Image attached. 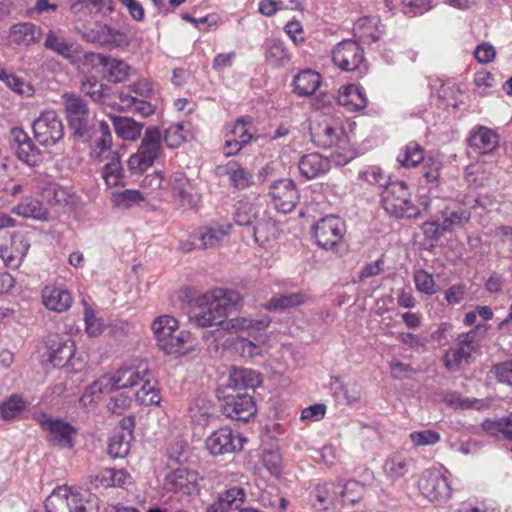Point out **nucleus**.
<instances>
[{
    "label": "nucleus",
    "instance_id": "nucleus-1",
    "mask_svg": "<svg viewBox=\"0 0 512 512\" xmlns=\"http://www.w3.org/2000/svg\"><path fill=\"white\" fill-rule=\"evenodd\" d=\"M240 294L231 289L217 288L199 295L194 299L196 307L201 311L194 315V321L199 327L222 325L229 311L240 301Z\"/></svg>",
    "mask_w": 512,
    "mask_h": 512
},
{
    "label": "nucleus",
    "instance_id": "nucleus-2",
    "mask_svg": "<svg viewBox=\"0 0 512 512\" xmlns=\"http://www.w3.org/2000/svg\"><path fill=\"white\" fill-rule=\"evenodd\" d=\"M269 325V320H254L245 317H238L228 320L225 324V330L228 332H247L253 340L238 337L234 342L235 350L242 356L253 358L261 355L263 347L267 341L266 335L262 334Z\"/></svg>",
    "mask_w": 512,
    "mask_h": 512
},
{
    "label": "nucleus",
    "instance_id": "nucleus-3",
    "mask_svg": "<svg viewBox=\"0 0 512 512\" xmlns=\"http://www.w3.org/2000/svg\"><path fill=\"white\" fill-rule=\"evenodd\" d=\"M487 325L478 324L468 332L460 333L455 339V345L445 351L442 360L449 372H457L473 360V354L480 348Z\"/></svg>",
    "mask_w": 512,
    "mask_h": 512
},
{
    "label": "nucleus",
    "instance_id": "nucleus-4",
    "mask_svg": "<svg viewBox=\"0 0 512 512\" xmlns=\"http://www.w3.org/2000/svg\"><path fill=\"white\" fill-rule=\"evenodd\" d=\"M157 346L168 355L186 354V344L191 334L185 330H179L178 321L170 315L157 317L151 325Z\"/></svg>",
    "mask_w": 512,
    "mask_h": 512
},
{
    "label": "nucleus",
    "instance_id": "nucleus-5",
    "mask_svg": "<svg viewBox=\"0 0 512 512\" xmlns=\"http://www.w3.org/2000/svg\"><path fill=\"white\" fill-rule=\"evenodd\" d=\"M163 155L162 133L156 126L147 127L135 153L130 155L127 166L132 174H141Z\"/></svg>",
    "mask_w": 512,
    "mask_h": 512
},
{
    "label": "nucleus",
    "instance_id": "nucleus-6",
    "mask_svg": "<svg viewBox=\"0 0 512 512\" xmlns=\"http://www.w3.org/2000/svg\"><path fill=\"white\" fill-rule=\"evenodd\" d=\"M382 207L391 216L401 218H416L419 208L413 203L409 187L404 181L389 183L382 194Z\"/></svg>",
    "mask_w": 512,
    "mask_h": 512
},
{
    "label": "nucleus",
    "instance_id": "nucleus-7",
    "mask_svg": "<svg viewBox=\"0 0 512 512\" xmlns=\"http://www.w3.org/2000/svg\"><path fill=\"white\" fill-rule=\"evenodd\" d=\"M148 375L147 366L121 367L112 373H107L94 381L90 386V394L108 393L114 390L132 388L141 383Z\"/></svg>",
    "mask_w": 512,
    "mask_h": 512
},
{
    "label": "nucleus",
    "instance_id": "nucleus-8",
    "mask_svg": "<svg viewBox=\"0 0 512 512\" xmlns=\"http://www.w3.org/2000/svg\"><path fill=\"white\" fill-rule=\"evenodd\" d=\"M87 493L61 485L56 487L45 501L46 512H86Z\"/></svg>",
    "mask_w": 512,
    "mask_h": 512
},
{
    "label": "nucleus",
    "instance_id": "nucleus-9",
    "mask_svg": "<svg viewBox=\"0 0 512 512\" xmlns=\"http://www.w3.org/2000/svg\"><path fill=\"white\" fill-rule=\"evenodd\" d=\"M418 488L425 498L434 503H444L450 499L452 494L448 477L436 468L426 469L422 472Z\"/></svg>",
    "mask_w": 512,
    "mask_h": 512
},
{
    "label": "nucleus",
    "instance_id": "nucleus-10",
    "mask_svg": "<svg viewBox=\"0 0 512 512\" xmlns=\"http://www.w3.org/2000/svg\"><path fill=\"white\" fill-rule=\"evenodd\" d=\"M36 421L46 432V439L52 446L71 449L74 446L73 438L77 433L75 427L68 422L53 418L45 413L35 416Z\"/></svg>",
    "mask_w": 512,
    "mask_h": 512
},
{
    "label": "nucleus",
    "instance_id": "nucleus-11",
    "mask_svg": "<svg viewBox=\"0 0 512 512\" xmlns=\"http://www.w3.org/2000/svg\"><path fill=\"white\" fill-rule=\"evenodd\" d=\"M246 439L228 426L213 431L205 440V448L211 455L219 456L240 452Z\"/></svg>",
    "mask_w": 512,
    "mask_h": 512
},
{
    "label": "nucleus",
    "instance_id": "nucleus-12",
    "mask_svg": "<svg viewBox=\"0 0 512 512\" xmlns=\"http://www.w3.org/2000/svg\"><path fill=\"white\" fill-rule=\"evenodd\" d=\"M270 203L283 214L291 213L300 201V192L291 179H279L271 183L268 190Z\"/></svg>",
    "mask_w": 512,
    "mask_h": 512
},
{
    "label": "nucleus",
    "instance_id": "nucleus-13",
    "mask_svg": "<svg viewBox=\"0 0 512 512\" xmlns=\"http://www.w3.org/2000/svg\"><path fill=\"white\" fill-rule=\"evenodd\" d=\"M35 139L43 146H52L64 136V126L55 111H44L33 122Z\"/></svg>",
    "mask_w": 512,
    "mask_h": 512
},
{
    "label": "nucleus",
    "instance_id": "nucleus-14",
    "mask_svg": "<svg viewBox=\"0 0 512 512\" xmlns=\"http://www.w3.org/2000/svg\"><path fill=\"white\" fill-rule=\"evenodd\" d=\"M87 42L98 44L109 49L126 48L130 44V38L124 31L112 28L111 26L95 22L83 33Z\"/></svg>",
    "mask_w": 512,
    "mask_h": 512
},
{
    "label": "nucleus",
    "instance_id": "nucleus-15",
    "mask_svg": "<svg viewBox=\"0 0 512 512\" xmlns=\"http://www.w3.org/2000/svg\"><path fill=\"white\" fill-rule=\"evenodd\" d=\"M345 232V222L335 215L321 218L313 227V236L317 244L326 250L336 247L341 242Z\"/></svg>",
    "mask_w": 512,
    "mask_h": 512
},
{
    "label": "nucleus",
    "instance_id": "nucleus-16",
    "mask_svg": "<svg viewBox=\"0 0 512 512\" xmlns=\"http://www.w3.org/2000/svg\"><path fill=\"white\" fill-rule=\"evenodd\" d=\"M173 197L185 209H197L201 203V194L196 185L182 172L174 173L169 179Z\"/></svg>",
    "mask_w": 512,
    "mask_h": 512
},
{
    "label": "nucleus",
    "instance_id": "nucleus-17",
    "mask_svg": "<svg viewBox=\"0 0 512 512\" xmlns=\"http://www.w3.org/2000/svg\"><path fill=\"white\" fill-rule=\"evenodd\" d=\"M63 99L69 126L77 135L84 136L88 132L91 120L86 103L82 98L73 94H64Z\"/></svg>",
    "mask_w": 512,
    "mask_h": 512
},
{
    "label": "nucleus",
    "instance_id": "nucleus-18",
    "mask_svg": "<svg viewBox=\"0 0 512 512\" xmlns=\"http://www.w3.org/2000/svg\"><path fill=\"white\" fill-rule=\"evenodd\" d=\"M313 137L324 146H337L345 141V132L338 118L324 116L311 127Z\"/></svg>",
    "mask_w": 512,
    "mask_h": 512
},
{
    "label": "nucleus",
    "instance_id": "nucleus-19",
    "mask_svg": "<svg viewBox=\"0 0 512 512\" xmlns=\"http://www.w3.org/2000/svg\"><path fill=\"white\" fill-rule=\"evenodd\" d=\"M197 487L198 473L188 468L173 469L164 478V488L169 492L191 495Z\"/></svg>",
    "mask_w": 512,
    "mask_h": 512
},
{
    "label": "nucleus",
    "instance_id": "nucleus-20",
    "mask_svg": "<svg viewBox=\"0 0 512 512\" xmlns=\"http://www.w3.org/2000/svg\"><path fill=\"white\" fill-rule=\"evenodd\" d=\"M332 60L341 70L354 71L362 64L364 51L355 41H343L333 50Z\"/></svg>",
    "mask_w": 512,
    "mask_h": 512
},
{
    "label": "nucleus",
    "instance_id": "nucleus-21",
    "mask_svg": "<svg viewBox=\"0 0 512 512\" xmlns=\"http://www.w3.org/2000/svg\"><path fill=\"white\" fill-rule=\"evenodd\" d=\"M8 141L11 149L20 161L29 166L36 164L39 156L38 148L23 129L18 127L12 128Z\"/></svg>",
    "mask_w": 512,
    "mask_h": 512
},
{
    "label": "nucleus",
    "instance_id": "nucleus-22",
    "mask_svg": "<svg viewBox=\"0 0 512 512\" xmlns=\"http://www.w3.org/2000/svg\"><path fill=\"white\" fill-rule=\"evenodd\" d=\"M75 354V342L71 339H62L58 336L50 337L47 343L48 360L54 367H65L70 364L75 368L73 356Z\"/></svg>",
    "mask_w": 512,
    "mask_h": 512
},
{
    "label": "nucleus",
    "instance_id": "nucleus-23",
    "mask_svg": "<svg viewBox=\"0 0 512 512\" xmlns=\"http://www.w3.org/2000/svg\"><path fill=\"white\" fill-rule=\"evenodd\" d=\"M256 404L252 396L237 394L229 396L225 400L223 413L227 418L236 421H248L256 414Z\"/></svg>",
    "mask_w": 512,
    "mask_h": 512
},
{
    "label": "nucleus",
    "instance_id": "nucleus-24",
    "mask_svg": "<svg viewBox=\"0 0 512 512\" xmlns=\"http://www.w3.org/2000/svg\"><path fill=\"white\" fill-rule=\"evenodd\" d=\"M498 133L486 126L473 128L467 139L469 148L478 155L492 153L499 146Z\"/></svg>",
    "mask_w": 512,
    "mask_h": 512
},
{
    "label": "nucleus",
    "instance_id": "nucleus-25",
    "mask_svg": "<svg viewBox=\"0 0 512 512\" xmlns=\"http://www.w3.org/2000/svg\"><path fill=\"white\" fill-rule=\"evenodd\" d=\"M231 229L232 224L229 222H211L200 227L196 232V237L200 241L199 247L208 249L220 246L223 238L230 234Z\"/></svg>",
    "mask_w": 512,
    "mask_h": 512
},
{
    "label": "nucleus",
    "instance_id": "nucleus-26",
    "mask_svg": "<svg viewBox=\"0 0 512 512\" xmlns=\"http://www.w3.org/2000/svg\"><path fill=\"white\" fill-rule=\"evenodd\" d=\"M353 31L364 44H372L382 37L385 27L378 16H363L354 23Z\"/></svg>",
    "mask_w": 512,
    "mask_h": 512
},
{
    "label": "nucleus",
    "instance_id": "nucleus-27",
    "mask_svg": "<svg viewBox=\"0 0 512 512\" xmlns=\"http://www.w3.org/2000/svg\"><path fill=\"white\" fill-rule=\"evenodd\" d=\"M43 305L51 311L63 313L70 309L73 297L67 289L48 285L41 291Z\"/></svg>",
    "mask_w": 512,
    "mask_h": 512
},
{
    "label": "nucleus",
    "instance_id": "nucleus-28",
    "mask_svg": "<svg viewBox=\"0 0 512 512\" xmlns=\"http://www.w3.org/2000/svg\"><path fill=\"white\" fill-rule=\"evenodd\" d=\"M339 105L348 111H361L367 107L368 98L365 89L359 84L342 86L338 92Z\"/></svg>",
    "mask_w": 512,
    "mask_h": 512
},
{
    "label": "nucleus",
    "instance_id": "nucleus-29",
    "mask_svg": "<svg viewBox=\"0 0 512 512\" xmlns=\"http://www.w3.org/2000/svg\"><path fill=\"white\" fill-rule=\"evenodd\" d=\"M298 168L303 177L314 179L326 174L330 168V160L320 153L313 152L303 155L298 163Z\"/></svg>",
    "mask_w": 512,
    "mask_h": 512
},
{
    "label": "nucleus",
    "instance_id": "nucleus-30",
    "mask_svg": "<svg viewBox=\"0 0 512 512\" xmlns=\"http://www.w3.org/2000/svg\"><path fill=\"white\" fill-rule=\"evenodd\" d=\"M322 83V76L315 70L303 69L293 78V92L300 97H308L314 94Z\"/></svg>",
    "mask_w": 512,
    "mask_h": 512
},
{
    "label": "nucleus",
    "instance_id": "nucleus-31",
    "mask_svg": "<svg viewBox=\"0 0 512 512\" xmlns=\"http://www.w3.org/2000/svg\"><path fill=\"white\" fill-rule=\"evenodd\" d=\"M41 35V28L37 27L34 23L21 22L11 27L8 39L11 44L30 46L39 42Z\"/></svg>",
    "mask_w": 512,
    "mask_h": 512
},
{
    "label": "nucleus",
    "instance_id": "nucleus-32",
    "mask_svg": "<svg viewBox=\"0 0 512 512\" xmlns=\"http://www.w3.org/2000/svg\"><path fill=\"white\" fill-rule=\"evenodd\" d=\"M470 219V212L466 209H458L455 211H451L449 214H446L442 220V222L438 221H429L425 222L423 229L424 233L428 234L429 229L433 228V234H438L439 231L444 232H452L454 229L462 226L464 223L468 222Z\"/></svg>",
    "mask_w": 512,
    "mask_h": 512
},
{
    "label": "nucleus",
    "instance_id": "nucleus-33",
    "mask_svg": "<svg viewBox=\"0 0 512 512\" xmlns=\"http://www.w3.org/2000/svg\"><path fill=\"white\" fill-rule=\"evenodd\" d=\"M310 499L315 509L328 510L338 502L337 487L333 483H318L312 490Z\"/></svg>",
    "mask_w": 512,
    "mask_h": 512
},
{
    "label": "nucleus",
    "instance_id": "nucleus-34",
    "mask_svg": "<svg viewBox=\"0 0 512 512\" xmlns=\"http://www.w3.org/2000/svg\"><path fill=\"white\" fill-rule=\"evenodd\" d=\"M140 384H142L141 388L135 393L136 402L145 406L159 405L161 402L160 389L149 369L148 375L141 379Z\"/></svg>",
    "mask_w": 512,
    "mask_h": 512
},
{
    "label": "nucleus",
    "instance_id": "nucleus-35",
    "mask_svg": "<svg viewBox=\"0 0 512 512\" xmlns=\"http://www.w3.org/2000/svg\"><path fill=\"white\" fill-rule=\"evenodd\" d=\"M264 211L260 204L242 199L237 202L233 213L234 222L239 226L254 224Z\"/></svg>",
    "mask_w": 512,
    "mask_h": 512
},
{
    "label": "nucleus",
    "instance_id": "nucleus-36",
    "mask_svg": "<svg viewBox=\"0 0 512 512\" xmlns=\"http://www.w3.org/2000/svg\"><path fill=\"white\" fill-rule=\"evenodd\" d=\"M277 226L275 221L269 217L266 211L253 224V236L256 243L266 246L276 238Z\"/></svg>",
    "mask_w": 512,
    "mask_h": 512
},
{
    "label": "nucleus",
    "instance_id": "nucleus-37",
    "mask_svg": "<svg viewBox=\"0 0 512 512\" xmlns=\"http://www.w3.org/2000/svg\"><path fill=\"white\" fill-rule=\"evenodd\" d=\"M265 60L269 65L283 66L290 60L284 42L278 38H268L263 44Z\"/></svg>",
    "mask_w": 512,
    "mask_h": 512
},
{
    "label": "nucleus",
    "instance_id": "nucleus-38",
    "mask_svg": "<svg viewBox=\"0 0 512 512\" xmlns=\"http://www.w3.org/2000/svg\"><path fill=\"white\" fill-rule=\"evenodd\" d=\"M261 382V375L251 369H234L229 377V386L235 390H254Z\"/></svg>",
    "mask_w": 512,
    "mask_h": 512
},
{
    "label": "nucleus",
    "instance_id": "nucleus-39",
    "mask_svg": "<svg viewBox=\"0 0 512 512\" xmlns=\"http://www.w3.org/2000/svg\"><path fill=\"white\" fill-rule=\"evenodd\" d=\"M119 106L122 110L130 111L141 117H149L155 112V107L147 99H139L128 93L120 92Z\"/></svg>",
    "mask_w": 512,
    "mask_h": 512
},
{
    "label": "nucleus",
    "instance_id": "nucleus-40",
    "mask_svg": "<svg viewBox=\"0 0 512 512\" xmlns=\"http://www.w3.org/2000/svg\"><path fill=\"white\" fill-rule=\"evenodd\" d=\"M308 297L305 293L296 292L290 294H282L273 296L264 308L268 311L279 312L290 308L298 307L307 301Z\"/></svg>",
    "mask_w": 512,
    "mask_h": 512
},
{
    "label": "nucleus",
    "instance_id": "nucleus-41",
    "mask_svg": "<svg viewBox=\"0 0 512 512\" xmlns=\"http://www.w3.org/2000/svg\"><path fill=\"white\" fill-rule=\"evenodd\" d=\"M408 470V458L400 452H394L389 455L383 464L385 476L393 481L404 477L408 473Z\"/></svg>",
    "mask_w": 512,
    "mask_h": 512
},
{
    "label": "nucleus",
    "instance_id": "nucleus-42",
    "mask_svg": "<svg viewBox=\"0 0 512 512\" xmlns=\"http://www.w3.org/2000/svg\"><path fill=\"white\" fill-rule=\"evenodd\" d=\"M112 122L115 133L123 140L135 141L141 135L143 125L132 118L114 116L112 117Z\"/></svg>",
    "mask_w": 512,
    "mask_h": 512
},
{
    "label": "nucleus",
    "instance_id": "nucleus-43",
    "mask_svg": "<svg viewBox=\"0 0 512 512\" xmlns=\"http://www.w3.org/2000/svg\"><path fill=\"white\" fill-rule=\"evenodd\" d=\"M226 175L228 176L230 185L237 190L247 189L253 184V173L243 168L237 162H229L227 164Z\"/></svg>",
    "mask_w": 512,
    "mask_h": 512
},
{
    "label": "nucleus",
    "instance_id": "nucleus-44",
    "mask_svg": "<svg viewBox=\"0 0 512 512\" xmlns=\"http://www.w3.org/2000/svg\"><path fill=\"white\" fill-rule=\"evenodd\" d=\"M102 178L108 187H121L125 185V174L118 154H113L110 162L103 166Z\"/></svg>",
    "mask_w": 512,
    "mask_h": 512
},
{
    "label": "nucleus",
    "instance_id": "nucleus-45",
    "mask_svg": "<svg viewBox=\"0 0 512 512\" xmlns=\"http://www.w3.org/2000/svg\"><path fill=\"white\" fill-rule=\"evenodd\" d=\"M12 212L25 218H33L36 220L47 221L49 218L48 211L43 204L33 198H26L12 209Z\"/></svg>",
    "mask_w": 512,
    "mask_h": 512
},
{
    "label": "nucleus",
    "instance_id": "nucleus-46",
    "mask_svg": "<svg viewBox=\"0 0 512 512\" xmlns=\"http://www.w3.org/2000/svg\"><path fill=\"white\" fill-rule=\"evenodd\" d=\"M425 159L424 149L417 142L406 144L397 156V161L404 167H416Z\"/></svg>",
    "mask_w": 512,
    "mask_h": 512
},
{
    "label": "nucleus",
    "instance_id": "nucleus-47",
    "mask_svg": "<svg viewBox=\"0 0 512 512\" xmlns=\"http://www.w3.org/2000/svg\"><path fill=\"white\" fill-rule=\"evenodd\" d=\"M130 66L124 61L107 56L103 70L109 81L120 83L128 78Z\"/></svg>",
    "mask_w": 512,
    "mask_h": 512
},
{
    "label": "nucleus",
    "instance_id": "nucleus-48",
    "mask_svg": "<svg viewBox=\"0 0 512 512\" xmlns=\"http://www.w3.org/2000/svg\"><path fill=\"white\" fill-rule=\"evenodd\" d=\"M44 46L67 59L72 58L76 52V48L73 43L66 41L63 37L58 36L53 31H50L47 34Z\"/></svg>",
    "mask_w": 512,
    "mask_h": 512
},
{
    "label": "nucleus",
    "instance_id": "nucleus-49",
    "mask_svg": "<svg viewBox=\"0 0 512 512\" xmlns=\"http://www.w3.org/2000/svg\"><path fill=\"white\" fill-rule=\"evenodd\" d=\"M246 499V492L244 488L234 486L221 493H219L217 502L221 506L229 511L231 509H238Z\"/></svg>",
    "mask_w": 512,
    "mask_h": 512
},
{
    "label": "nucleus",
    "instance_id": "nucleus-50",
    "mask_svg": "<svg viewBox=\"0 0 512 512\" xmlns=\"http://www.w3.org/2000/svg\"><path fill=\"white\" fill-rule=\"evenodd\" d=\"M362 386L357 381H348L340 385L335 391L337 400L346 405L358 402L362 397Z\"/></svg>",
    "mask_w": 512,
    "mask_h": 512
},
{
    "label": "nucleus",
    "instance_id": "nucleus-51",
    "mask_svg": "<svg viewBox=\"0 0 512 512\" xmlns=\"http://www.w3.org/2000/svg\"><path fill=\"white\" fill-rule=\"evenodd\" d=\"M442 168L443 163L438 157L428 155L422 162V176L428 184L438 186Z\"/></svg>",
    "mask_w": 512,
    "mask_h": 512
},
{
    "label": "nucleus",
    "instance_id": "nucleus-52",
    "mask_svg": "<svg viewBox=\"0 0 512 512\" xmlns=\"http://www.w3.org/2000/svg\"><path fill=\"white\" fill-rule=\"evenodd\" d=\"M474 92L479 96H487L492 93L496 85L495 76L486 69H480L475 72L473 78Z\"/></svg>",
    "mask_w": 512,
    "mask_h": 512
},
{
    "label": "nucleus",
    "instance_id": "nucleus-53",
    "mask_svg": "<svg viewBox=\"0 0 512 512\" xmlns=\"http://www.w3.org/2000/svg\"><path fill=\"white\" fill-rule=\"evenodd\" d=\"M363 497V486L358 482H348L341 491L338 502L342 509L358 503Z\"/></svg>",
    "mask_w": 512,
    "mask_h": 512
},
{
    "label": "nucleus",
    "instance_id": "nucleus-54",
    "mask_svg": "<svg viewBox=\"0 0 512 512\" xmlns=\"http://www.w3.org/2000/svg\"><path fill=\"white\" fill-rule=\"evenodd\" d=\"M84 306V322L85 331L90 337L99 336L103 330L104 325L101 318H98L95 310L87 303L85 299H82Z\"/></svg>",
    "mask_w": 512,
    "mask_h": 512
},
{
    "label": "nucleus",
    "instance_id": "nucleus-55",
    "mask_svg": "<svg viewBox=\"0 0 512 512\" xmlns=\"http://www.w3.org/2000/svg\"><path fill=\"white\" fill-rule=\"evenodd\" d=\"M187 136L188 131L184 129V125L176 123L170 125L165 130L164 137L162 136V141L165 142L168 148H178L187 140Z\"/></svg>",
    "mask_w": 512,
    "mask_h": 512
},
{
    "label": "nucleus",
    "instance_id": "nucleus-56",
    "mask_svg": "<svg viewBox=\"0 0 512 512\" xmlns=\"http://www.w3.org/2000/svg\"><path fill=\"white\" fill-rule=\"evenodd\" d=\"M2 81L20 96L30 97L34 94V87L22 77L14 74L4 75L2 72Z\"/></svg>",
    "mask_w": 512,
    "mask_h": 512
},
{
    "label": "nucleus",
    "instance_id": "nucleus-57",
    "mask_svg": "<svg viewBox=\"0 0 512 512\" xmlns=\"http://www.w3.org/2000/svg\"><path fill=\"white\" fill-rule=\"evenodd\" d=\"M12 245H17L19 246L16 250L15 253H9L8 252V249H2V255H1V258L2 260H5L6 261V264L8 266H13V267H17L21 260L23 259V257L25 256V254L27 253V250H28V245L26 242H24L23 238L22 237H17V236H14L12 238Z\"/></svg>",
    "mask_w": 512,
    "mask_h": 512
},
{
    "label": "nucleus",
    "instance_id": "nucleus-58",
    "mask_svg": "<svg viewBox=\"0 0 512 512\" xmlns=\"http://www.w3.org/2000/svg\"><path fill=\"white\" fill-rule=\"evenodd\" d=\"M26 408V402L17 394L9 397L2 403V418L14 419L21 415Z\"/></svg>",
    "mask_w": 512,
    "mask_h": 512
},
{
    "label": "nucleus",
    "instance_id": "nucleus-59",
    "mask_svg": "<svg viewBox=\"0 0 512 512\" xmlns=\"http://www.w3.org/2000/svg\"><path fill=\"white\" fill-rule=\"evenodd\" d=\"M489 178L490 174L484 170L481 164H471L466 168L465 179L469 186L474 188L484 186Z\"/></svg>",
    "mask_w": 512,
    "mask_h": 512
},
{
    "label": "nucleus",
    "instance_id": "nucleus-60",
    "mask_svg": "<svg viewBox=\"0 0 512 512\" xmlns=\"http://www.w3.org/2000/svg\"><path fill=\"white\" fill-rule=\"evenodd\" d=\"M409 439L415 447L432 446L441 441V435L434 430L414 431Z\"/></svg>",
    "mask_w": 512,
    "mask_h": 512
},
{
    "label": "nucleus",
    "instance_id": "nucleus-61",
    "mask_svg": "<svg viewBox=\"0 0 512 512\" xmlns=\"http://www.w3.org/2000/svg\"><path fill=\"white\" fill-rule=\"evenodd\" d=\"M414 282L417 290L421 293L432 295L436 292L434 278L425 270L415 271Z\"/></svg>",
    "mask_w": 512,
    "mask_h": 512
},
{
    "label": "nucleus",
    "instance_id": "nucleus-62",
    "mask_svg": "<svg viewBox=\"0 0 512 512\" xmlns=\"http://www.w3.org/2000/svg\"><path fill=\"white\" fill-rule=\"evenodd\" d=\"M113 154H118L112 150V137H100L95 141L93 156L100 162L112 159Z\"/></svg>",
    "mask_w": 512,
    "mask_h": 512
},
{
    "label": "nucleus",
    "instance_id": "nucleus-63",
    "mask_svg": "<svg viewBox=\"0 0 512 512\" xmlns=\"http://www.w3.org/2000/svg\"><path fill=\"white\" fill-rule=\"evenodd\" d=\"M247 125L248 121L245 118H239L235 121V123L225 135L230 138L235 137V140L247 144L252 138V135L248 131Z\"/></svg>",
    "mask_w": 512,
    "mask_h": 512
},
{
    "label": "nucleus",
    "instance_id": "nucleus-64",
    "mask_svg": "<svg viewBox=\"0 0 512 512\" xmlns=\"http://www.w3.org/2000/svg\"><path fill=\"white\" fill-rule=\"evenodd\" d=\"M132 399L125 393H117L110 397L107 408L116 415L123 414L131 406Z\"/></svg>",
    "mask_w": 512,
    "mask_h": 512
}]
</instances>
